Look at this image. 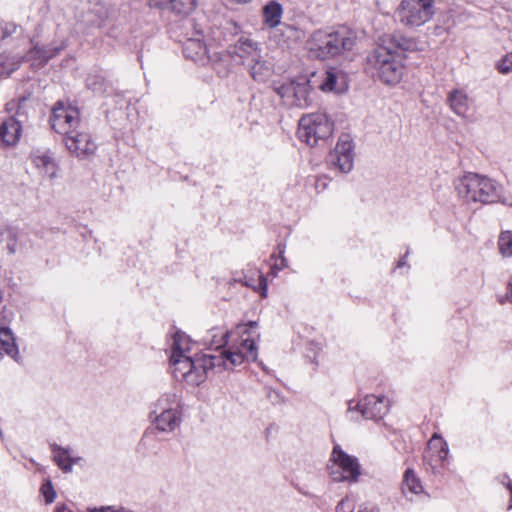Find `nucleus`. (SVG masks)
<instances>
[{
	"mask_svg": "<svg viewBox=\"0 0 512 512\" xmlns=\"http://www.w3.org/2000/svg\"><path fill=\"white\" fill-rule=\"evenodd\" d=\"M195 344L185 333L177 332L173 337L170 363L172 373L177 380H183L191 385L201 384L208 370L217 367L215 360L222 358L208 354H194Z\"/></svg>",
	"mask_w": 512,
	"mask_h": 512,
	"instance_id": "nucleus-1",
	"label": "nucleus"
},
{
	"mask_svg": "<svg viewBox=\"0 0 512 512\" xmlns=\"http://www.w3.org/2000/svg\"><path fill=\"white\" fill-rule=\"evenodd\" d=\"M455 188L458 196L466 203L488 204L501 201L512 207V198L501 195V186L486 176L467 173L457 180Z\"/></svg>",
	"mask_w": 512,
	"mask_h": 512,
	"instance_id": "nucleus-2",
	"label": "nucleus"
},
{
	"mask_svg": "<svg viewBox=\"0 0 512 512\" xmlns=\"http://www.w3.org/2000/svg\"><path fill=\"white\" fill-rule=\"evenodd\" d=\"M399 51L385 45L378 46L366 58V72L385 85H397L405 71Z\"/></svg>",
	"mask_w": 512,
	"mask_h": 512,
	"instance_id": "nucleus-3",
	"label": "nucleus"
},
{
	"mask_svg": "<svg viewBox=\"0 0 512 512\" xmlns=\"http://www.w3.org/2000/svg\"><path fill=\"white\" fill-rule=\"evenodd\" d=\"M355 41V33L345 28L333 32L319 30L308 40V49L313 56L328 59L350 51Z\"/></svg>",
	"mask_w": 512,
	"mask_h": 512,
	"instance_id": "nucleus-4",
	"label": "nucleus"
},
{
	"mask_svg": "<svg viewBox=\"0 0 512 512\" xmlns=\"http://www.w3.org/2000/svg\"><path fill=\"white\" fill-rule=\"evenodd\" d=\"M258 323L250 321L247 324H239L236 328L240 336L239 345L222 351L218 355L221 360H215L217 367L223 365L225 369L242 364L245 360L256 361L258 353L256 343L260 339L259 333H252L251 329L256 328Z\"/></svg>",
	"mask_w": 512,
	"mask_h": 512,
	"instance_id": "nucleus-5",
	"label": "nucleus"
},
{
	"mask_svg": "<svg viewBox=\"0 0 512 512\" xmlns=\"http://www.w3.org/2000/svg\"><path fill=\"white\" fill-rule=\"evenodd\" d=\"M315 73L299 75L283 83H275L273 90L283 103L290 107L306 108L312 103V88L316 80Z\"/></svg>",
	"mask_w": 512,
	"mask_h": 512,
	"instance_id": "nucleus-6",
	"label": "nucleus"
},
{
	"mask_svg": "<svg viewBox=\"0 0 512 512\" xmlns=\"http://www.w3.org/2000/svg\"><path fill=\"white\" fill-rule=\"evenodd\" d=\"M329 477L334 482L356 483L361 476V465L355 456L335 445L327 463Z\"/></svg>",
	"mask_w": 512,
	"mask_h": 512,
	"instance_id": "nucleus-7",
	"label": "nucleus"
},
{
	"mask_svg": "<svg viewBox=\"0 0 512 512\" xmlns=\"http://www.w3.org/2000/svg\"><path fill=\"white\" fill-rule=\"evenodd\" d=\"M333 132V123L325 113L306 114L299 120V138L309 146H315Z\"/></svg>",
	"mask_w": 512,
	"mask_h": 512,
	"instance_id": "nucleus-8",
	"label": "nucleus"
},
{
	"mask_svg": "<svg viewBox=\"0 0 512 512\" xmlns=\"http://www.w3.org/2000/svg\"><path fill=\"white\" fill-rule=\"evenodd\" d=\"M397 13L402 24L410 27H418L425 24L432 17L433 1L402 0Z\"/></svg>",
	"mask_w": 512,
	"mask_h": 512,
	"instance_id": "nucleus-9",
	"label": "nucleus"
},
{
	"mask_svg": "<svg viewBox=\"0 0 512 512\" xmlns=\"http://www.w3.org/2000/svg\"><path fill=\"white\" fill-rule=\"evenodd\" d=\"M50 121L52 128L63 136L82 126L78 108L66 105L63 102L56 103Z\"/></svg>",
	"mask_w": 512,
	"mask_h": 512,
	"instance_id": "nucleus-10",
	"label": "nucleus"
},
{
	"mask_svg": "<svg viewBox=\"0 0 512 512\" xmlns=\"http://www.w3.org/2000/svg\"><path fill=\"white\" fill-rule=\"evenodd\" d=\"M328 163L342 173H349L353 169L354 145L348 137L339 139L328 156Z\"/></svg>",
	"mask_w": 512,
	"mask_h": 512,
	"instance_id": "nucleus-11",
	"label": "nucleus"
},
{
	"mask_svg": "<svg viewBox=\"0 0 512 512\" xmlns=\"http://www.w3.org/2000/svg\"><path fill=\"white\" fill-rule=\"evenodd\" d=\"M64 142L69 152L78 158L89 157L96 151V144L82 127L64 136Z\"/></svg>",
	"mask_w": 512,
	"mask_h": 512,
	"instance_id": "nucleus-12",
	"label": "nucleus"
},
{
	"mask_svg": "<svg viewBox=\"0 0 512 512\" xmlns=\"http://www.w3.org/2000/svg\"><path fill=\"white\" fill-rule=\"evenodd\" d=\"M448 454L447 442L437 433L433 434L428 441L427 450L424 454L425 463L436 473L440 468L444 467Z\"/></svg>",
	"mask_w": 512,
	"mask_h": 512,
	"instance_id": "nucleus-13",
	"label": "nucleus"
},
{
	"mask_svg": "<svg viewBox=\"0 0 512 512\" xmlns=\"http://www.w3.org/2000/svg\"><path fill=\"white\" fill-rule=\"evenodd\" d=\"M390 402L385 396L368 395L364 397L359 403H356L355 408L359 410L361 415L367 419H381L389 411ZM354 407L349 404V410L352 411Z\"/></svg>",
	"mask_w": 512,
	"mask_h": 512,
	"instance_id": "nucleus-14",
	"label": "nucleus"
},
{
	"mask_svg": "<svg viewBox=\"0 0 512 512\" xmlns=\"http://www.w3.org/2000/svg\"><path fill=\"white\" fill-rule=\"evenodd\" d=\"M24 118V113L18 110L13 116L7 118L1 123V145L11 147L15 146L19 142L22 133V122L24 121Z\"/></svg>",
	"mask_w": 512,
	"mask_h": 512,
	"instance_id": "nucleus-15",
	"label": "nucleus"
},
{
	"mask_svg": "<svg viewBox=\"0 0 512 512\" xmlns=\"http://www.w3.org/2000/svg\"><path fill=\"white\" fill-rule=\"evenodd\" d=\"M447 103L450 109L460 117H469L475 112L474 99L463 88L448 93Z\"/></svg>",
	"mask_w": 512,
	"mask_h": 512,
	"instance_id": "nucleus-16",
	"label": "nucleus"
},
{
	"mask_svg": "<svg viewBox=\"0 0 512 512\" xmlns=\"http://www.w3.org/2000/svg\"><path fill=\"white\" fill-rule=\"evenodd\" d=\"M315 78H319V89L326 93H343L348 88L345 74L334 68L326 70L320 76L316 75Z\"/></svg>",
	"mask_w": 512,
	"mask_h": 512,
	"instance_id": "nucleus-17",
	"label": "nucleus"
},
{
	"mask_svg": "<svg viewBox=\"0 0 512 512\" xmlns=\"http://www.w3.org/2000/svg\"><path fill=\"white\" fill-rule=\"evenodd\" d=\"M232 53L243 60H254L261 58L259 44L247 37H240L233 46Z\"/></svg>",
	"mask_w": 512,
	"mask_h": 512,
	"instance_id": "nucleus-18",
	"label": "nucleus"
},
{
	"mask_svg": "<svg viewBox=\"0 0 512 512\" xmlns=\"http://www.w3.org/2000/svg\"><path fill=\"white\" fill-rule=\"evenodd\" d=\"M155 418L156 428L162 432H172L180 424V417L178 410H167L165 412H158Z\"/></svg>",
	"mask_w": 512,
	"mask_h": 512,
	"instance_id": "nucleus-19",
	"label": "nucleus"
},
{
	"mask_svg": "<svg viewBox=\"0 0 512 512\" xmlns=\"http://www.w3.org/2000/svg\"><path fill=\"white\" fill-rule=\"evenodd\" d=\"M282 14L283 7L277 1L268 2L262 9L263 22L269 28H275L280 24Z\"/></svg>",
	"mask_w": 512,
	"mask_h": 512,
	"instance_id": "nucleus-20",
	"label": "nucleus"
},
{
	"mask_svg": "<svg viewBox=\"0 0 512 512\" xmlns=\"http://www.w3.org/2000/svg\"><path fill=\"white\" fill-rule=\"evenodd\" d=\"M60 50L61 48L40 47L35 44L28 53V60L32 62L33 66H42Z\"/></svg>",
	"mask_w": 512,
	"mask_h": 512,
	"instance_id": "nucleus-21",
	"label": "nucleus"
},
{
	"mask_svg": "<svg viewBox=\"0 0 512 512\" xmlns=\"http://www.w3.org/2000/svg\"><path fill=\"white\" fill-rule=\"evenodd\" d=\"M33 162L45 175L53 179L57 175L58 166L55 160L48 153H41L34 156Z\"/></svg>",
	"mask_w": 512,
	"mask_h": 512,
	"instance_id": "nucleus-22",
	"label": "nucleus"
},
{
	"mask_svg": "<svg viewBox=\"0 0 512 512\" xmlns=\"http://www.w3.org/2000/svg\"><path fill=\"white\" fill-rule=\"evenodd\" d=\"M209 49L200 41L189 39L184 46V53L186 57L192 58L195 61H200L204 57L212 60V56L208 54Z\"/></svg>",
	"mask_w": 512,
	"mask_h": 512,
	"instance_id": "nucleus-23",
	"label": "nucleus"
},
{
	"mask_svg": "<svg viewBox=\"0 0 512 512\" xmlns=\"http://www.w3.org/2000/svg\"><path fill=\"white\" fill-rule=\"evenodd\" d=\"M172 12L179 15L191 14L198 5V0H162Z\"/></svg>",
	"mask_w": 512,
	"mask_h": 512,
	"instance_id": "nucleus-24",
	"label": "nucleus"
},
{
	"mask_svg": "<svg viewBox=\"0 0 512 512\" xmlns=\"http://www.w3.org/2000/svg\"><path fill=\"white\" fill-rule=\"evenodd\" d=\"M53 451L54 461L59 466V468L65 473L71 472L72 465L75 464L79 458H72L67 449L58 446H54Z\"/></svg>",
	"mask_w": 512,
	"mask_h": 512,
	"instance_id": "nucleus-25",
	"label": "nucleus"
},
{
	"mask_svg": "<svg viewBox=\"0 0 512 512\" xmlns=\"http://www.w3.org/2000/svg\"><path fill=\"white\" fill-rule=\"evenodd\" d=\"M0 347L13 359H17L19 351L12 332L8 328H0Z\"/></svg>",
	"mask_w": 512,
	"mask_h": 512,
	"instance_id": "nucleus-26",
	"label": "nucleus"
},
{
	"mask_svg": "<svg viewBox=\"0 0 512 512\" xmlns=\"http://www.w3.org/2000/svg\"><path fill=\"white\" fill-rule=\"evenodd\" d=\"M252 62L253 64L249 65L252 78L258 82L266 81L272 74L271 67L261 58H256Z\"/></svg>",
	"mask_w": 512,
	"mask_h": 512,
	"instance_id": "nucleus-27",
	"label": "nucleus"
},
{
	"mask_svg": "<svg viewBox=\"0 0 512 512\" xmlns=\"http://www.w3.org/2000/svg\"><path fill=\"white\" fill-rule=\"evenodd\" d=\"M402 491L404 493L408 491L412 494H419L423 491V486L412 469H407L405 471Z\"/></svg>",
	"mask_w": 512,
	"mask_h": 512,
	"instance_id": "nucleus-28",
	"label": "nucleus"
},
{
	"mask_svg": "<svg viewBox=\"0 0 512 512\" xmlns=\"http://www.w3.org/2000/svg\"><path fill=\"white\" fill-rule=\"evenodd\" d=\"M178 399L175 393L163 394L155 403L154 413L165 412L167 410H177Z\"/></svg>",
	"mask_w": 512,
	"mask_h": 512,
	"instance_id": "nucleus-29",
	"label": "nucleus"
},
{
	"mask_svg": "<svg viewBox=\"0 0 512 512\" xmlns=\"http://www.w3.org/2000/svg\"><path fill=\"white\" fill-rule=\"evenodd\" d=\"M498 248L502 256L511 257L512 256V231L507 230L503 231L499 235L498 239Z\"/></svg>",
	"mask_w": 512,
	"mask_h": 512,
	"instance_id": "nucleus-30",
	"label": "nucleus"
},
{
	"mask_svg": "<svg viewBox=\"0 0 512 512\" xmlns=\"http://www.w3.org/2000/svg\"><path fill=\"white\" fill-rule=\"evenodd\" d=\"M0 242H6V248L10 254L16 251L15 233L9 228H0Z\"/></svg>",
	"mask_w": 512,
	"mask_h": 512,
	"instance_id": "nucleus-31",
	"label": "nucleus"
},
{
	"mask_svg": "<svg viewBox=\"0 0 512 512\" xmlns=\"http://www.w3.org/2000/svg\"><path fill=\"white\" fill-rule=\"evenodd\" d=\"M41 493L44 496L46 503H52L56 498V493L50 480H47L42 484Z\"/></svg>",
	"mask_w": 512,
	"mask_h": 512,
	"instance_id": "nucleus-32",
	"label": "nucleus"
},
{
	"mask_svg": "<svg viewBox=\"0 0 512 512\" xmlns=\"http://www.w3.org/2000/svg\"><path fill=\"white\" fill-rule=\"evenodd\" d=\"M20 60L16 61H4L0 63V77L10 75L14 70L18 68Z\"/></svg>",
	"mask_w": 512,
	"mask_h": 512,
	"instance_id": "nucleus-33",
	"label": "nucleus"
},
{
	"mask_svg": "<svg viewBox=\"0 0 512 512\" xmlns=\"http://www.w3.org/2000/svg\"><path fill=\"white\" fill-rule=\"evenodd\" d=\"M500 73L508 74L512 72V53L505 55L497 64Z\"/></svg>",
	"mask_w": 512,
	"mask_h": 512,
	"instance_id": "nucleus-34",
	"label": "nucleus"
},
{
	"mask_svg": "<svg viewBox=\"0 0 512 512\" xmlns=\"http://www.w3.org/2000/svg\"><path fill=\"white\" fill-rule=\"evenodd\" d=\"M355 504L348 497L342 499L336 506V512H354Z\"/></svg>",
	"mask_w": 512,
	"mask_h": 512,
	"instance_id": "nucleus-35",
	"label": "nucleus"
},
{
	"mask_svg": "<svg viewBox=\"0 0 512 512\" xmlns=\"http://www.w3.org/2000/svg\"><path fill=\"white\" fill-rule=\"evenodd\" d=\"M16 29L17 26L14 23H0V39H4L5 37L12 35L16 32Z\"/></svg>",
	"mask_w": 512,
	"mask_h": 512,
	"instance_id": "nucleus-36",
	"label": "nucleus"
},
{
	"mask_svg": "<svg viewBox=\"0 0 512 512\" xmlns=\"http://www.w3.org/2000/svg\"><path fill=\"white\" fill-rule=\"evenodd\" d=\"M505 299L512 303V276L509 278L507 283Z\"/></svg>",
	"mask_w": 512,
	"mask_h": 512,
	"instance_id": "nucleus-37",
	"label": "nucleus"
},
{
	"mask_svg": "<svg viewBox=\"0 0 512 512\" xmlns=\"http://www.w3.org/2000/svg\"><path fill=\"white\" fill-rule=\"evenodd\" d=\"M224 1L228 4H240V5H244V4L251 2V0H224Z\"/></svg>",
	"mask_w": 512,
	"mask_h": 512,
	"instance_id": "nucleus-38",
	"label": "nucleus"
},
{
	"mask_svg": "<svg viewBox=\"0 0 512 512\" xmlns=\"http://www.w3.org/2000/svg\"><path fill=\"white\" fill-rule=\"evenodd\" d=\"M260 286L262 287V296H266V291H267V283H266V280L264 279L263 276L260 277Z\"/></svg>",
	"mask_w": 512,
	"mask_h": 512,
	"instance_id": "nucleus-39",
	"label": "nucleus"
},
{
	"mask_svg": "<svg viewBox=\"0 0 512 512\" xmlns=\"http://www.w3.org/2000/svg\"><path fill=\"white\" fill-rule=\"evenodd\" d=\"M503 484L506 485V487L508 488V490L511 493V504L508 506V509L511 510L512 509V481L510 479H508L507 482L503 481Z\"/></svg>",
	"mask_w": 512,
	"mask_h": 512,
	"instance_id": "nucleus-40",
	"label": "nucleus"
},
{
	"mask_svg": "<svg viewBox=\"0 0 512 512\" xmlns=\"http://www.w3.org/2000/svg\"><path fill=\"white\" fill-rule=\"evenodd\" d=\"M228 336H229L228 332H225L222 334V341L217 345V348H220L221 346L228 343Z\"/></svg>",
	"mask_w": 512,
	"mask_h": 512,
	"instance_id": "nucleus-41",
	"label": "nucleus"
},
{
	"mask_svg": "<svg viewBox=\"0 0 512 512\" xmlns=\"http://www.w3.org/2000/svg\"><path fill=\"white\" fill-rule=\"evenodd\" d=\"M99 512H122V511L115 510L114 507H112V506H106V507H101L99 509Z\"/></svg>",
	"mask_w": 512,
	"mask_h": 512,
	"instance_id": "nucleus-42",
	"label": "nucleus"
},
{
	"mask_svg": "<svg viewBox=\"0 0 512 512\" xmlns=\"http://www.w3.org/2000/svg\"><path fill=\"white\" fill-rule=\"evenodd\" d=\"M280 261H281V262H280V264H279V265H278V264H275V266H276V268H277L278 270H281V269H283V268H285V267L287 266L286 259H285L284 257H281V258H280Z\"/></svg>",
	"mask_w": 512,
	"mask_h": 512,
	"instance_id": "nucleus-43",
	"label": "nucleus"
},
{
	"mask_svg": "<svg viewBox=\"0 0 512 512\" xmlns=\"http://www.w3.org/2000/svg\"><path fill=\"white\" fill-rule=\"evenodd\" d=\"M15 106H16V103H14V102H10V103H8V104H7V110H8V112H12V110L15 108Z\"/></svg>",
	"mask_w": 512,
	"mask_h": 512,
	"instance_id": "nucleus-44",
	"label": "nucleus"
},
{
	"mask_svg": "<svg viewBox=\"0 0 512 512\" xmlns=\"http://www.w3.org/2000/svg\"><path fill=\"white\" fill-rule=\"evenodd\" d=\"M404 264H405V262H404V261H402V260L399 262V266H402V265H404Z\"/></svg>",
	"mask_w": 512,
	"mask_h": 512,
	"instance_id": "nucleus-45",
	"label": "nucleus"
}]
</instances>
